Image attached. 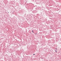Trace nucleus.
<instances>
[{
	"label": "nucleus",
	"instance_id": "1",
	"mask_svg": "<svg viewBox=\"0 0 61 61\" xmlns=\"http://www.w3.org/2000/svg\"><path fill=\"white\" fill-rule=\"evenodd\" d=\"M32 32H33V33H34V32H33V30H32Z\"/></svg>",
	"mask_w": 61,
	"mask_h": 61
},
{
	"label": "nucleus",
	"instance_id": "2",
	"mask_svg": "<svg viewBox=\"0 0 61 61\" xmlns=\"http://www.w3.org/2000/svg\"><path fill=\"white\" fill-rule=\"evenodd\" d=\"M35 55V54H33V55Z\"/></svg>",
	"mask_w": 61,
	"mask_h": 61
},
{
	"label": "nucleus",
	"instance_id": "3",
	"mask_svg": "<svg viewBox=\"0 0 61 61\" xmlns=\"http://www.w3.org/2000/svg\"><path fill=\"white\" fill-rule=\"evenodd\" d=\"M56 52H57V51H56Z\"/></svg>",
	"mask_w": 61,
	"mask_h": 61
}]
</instances>
